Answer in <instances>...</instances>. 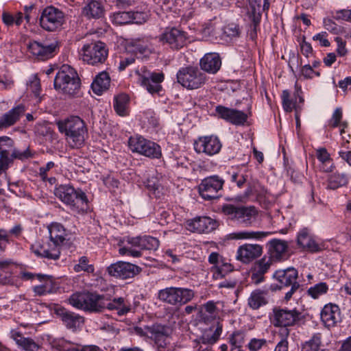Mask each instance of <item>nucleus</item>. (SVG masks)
<instances>
[{
    "instance_id": "nucleus-30",
    "label": "nucleus",
    "mask_w": 351,
    "mask_h": 351,
    "mask_svg": "<svg viewBox=\"0 0 351 351\" xmlns=\"http://www.w3.org/2000/svg\"><path fill=\"white\" fill-rule=\"evenodd\" d=\"M269 257L274 261H279L285 258L288 244L285 241L280 239H273L268 243Z\"/></svg>"
},
{
    "instance_id": "nucleus-33",
    "label": "nucleus",
    "mask_w": 351,
    "mask_h": 351,
    "mask_svg": "<svg viewBox=\"0 0 351 351\" xmlns=\"http://www.w3.org/2000/svg\"><path fill=\"white\" fill-rule=\"evenodd\" d=\"M106 308L116 310L119 315H123L130 311L131 304L122 297L114 298L112 300L109 298V300L106 302Z\"/></svg>"
},
{
    "instance_id": "nucleus-9",
    "label": "nucleus",
    "mask_w": 351,
    "mask_h": 351,
    "mask_svg": "<svg viewBox=\"0 0 351 351\" xmlns=\"http://www.w3.org/2000/svg\"><path fill=\"white\" fill-rule=\"evenodd\" d=\"M178 82L187 89L193 90L202 87L206 82V75L198 68L186 66L177 73Z\"/></svg>"
},
{
    "instance_id": "nucleus-31",
    "label": "nucleus",
    "mask_w": 351,
    "mask_h": 351,
    "mask_svg": "<svg viewBox=\"0 0 351 351\" xmlns=\"http://www.w3.org/2000/svg\"><path fill=\"white\" fill-rule=\"evenodd\" d=\"M269 234H271L270 232L242 230L228 234L226 235V240H259Z\"/></svg>"
},
{
    "instance_id": "nucleus-12",
    "label": "nucleus",
    "mask_w": 351,
    "mask_h": 351,
    "mask_svg": "<svg viewBox=\"0 0 351 351\" xmlns=\"http://www.w3.org/2000/svg\"><path fill=\"white\" fill-rule=\"evenodd\" d=\"M274 277L278 282L277 286L280 289L291 287L285 296L286 300H289L300 287L299 283L297 282L298 271L293 267L284 270H278L274 273Z\"/></svg>"
},
{
    "instance_id": "nucleus-3",
    "label": "nucleus",
    "mask_w": 351,
    "mask_h": 351,
    "mask_svg": "<svg viewBox=\"0 0 351 351\" xmlns=\"http://www.w3.org/2000/svg\"><path fill=\"white\" fill-rule=\"evenodd\" d=\"M108 300L109 297L106 295L90 292L75 293L69 299L73 306L90 312L103 311L106 308V302Z\"/></svg>"
},
{
    "instance_id": "nucleus-13",
    "label": "nucleus",
    "mask_w": 351,
    "mask_h": 351,
    "mask_svg": "<svg viewBox=\"0 0 351 351\" xmlns=\"http://www.w3.org/2000/svg\"><path fill=\"white\" fill-rule=\"evenodd\" d=\"M64 23V13L52 6L47 7L44 9L40 18V26L48 32L60 29Z\"/></svg>"
},
{
    "instance_id": "nucleus-44",
    "label": "nucleus",
    "mask_w": 351,
    "mask_h": 351,
    "mask_svg": "<svg viewBox=\"0 0 351 351\" xmlns=\"http://www.w3.org/2000/svg\"><path fill=\"white\" fill-rule=\"evenodd\" d=\"M221 330H204L198 342L204 344H213L219 338Z\"/></svg>"
},
{
    "instance_id": "nucleus-32",
    "label": "nucleus",
    "mask_w": 351,
    "mask_h": 351,
    "mask_svg": "<svg viewBox=\"0 0 351 351\" xmlns=\"http://www.w3.org/2000/svg\"><path fill=\"white\" fill-rule=\"evenodd\" d=\"M82 13L88 19H99L104 16L105 9L101 1L90 0L83 8Z\"/></svg>"
},
{
    "instance_id": "nucleus-64",
    "label": "nucleus",
    "mask_w": 351,
    "mask_h": 351,
    "mask_svg": "<svg viewBox=\"0 0 351 351\" xmlns=\"http://www.w3.org/2000/svg\"><path fill=\"white\" fill-rule=\"evenodd\" d=\"M66 351H103L100 348L96 346H86L82 348L72 347Z\"/></svg>"
},
{
    "instance_id": "nucleus-59",
    "label": "nucleus",
    "mask_w": 351,
    "mask_h": 351,
    "mask_svg": "<svg viewBox=\"0 0 351 351\" xmlns=\"http://www.w3.org/2000/svg\"><path fill=\"white\" fill-rule=\"evenodd\" d=\"M280 334L282 339L278 343L274 351H288V342L286 338L289 335V330H282Z\"/></svg>"
},
{
    "instance_id": "nucleus-37",
    "label": "nucleus",
    "mask_w": 351,
    "mask_h": 351,
    "mask_svg": "<svg viewBox=\"0 0 351 351\" xmlns=\"http://www.w3.org/2000/svg\"><path fill=\"white\" fill-rule=\"evenodd\" d=\"M298 244L311 252H317L319 249L318 244L312 239L306 229L300 232L298 236Z\"/></svg>"
},
{
    "instance_id": "nucleus-5",
    "label": "nucleus",
    "mask_w": 351,
    "mask_h": 351,
    "mask_svg": "<svg viewBox=\"0 0 351 351\" xmlns=\"http://www.w3.org/2000/svg\"><path fill=\"white\" fill-rule=\"evenodd\" d=\"M306 315L296 308H274L270 317L275 327L287 328L290 326L302 327L306 320Z\"/></svg>"
},
{
    "instance_id": "nucleus-51",
    "label": "nucleus",
    "mask_w": 351,
    "mask_h": 351,
    "mask_svg": "<svg viewBox=\"0 0 351 351\" xmlns=\"http://www.w3.org/2000/svg\"><path fill=\"white\" fill-rule=\"evenodd\" d=\"M328 287L325 282H320L311 287L308 290V293L312 298L316 299L319 295H323L327 292Z\"/></svg>"
},
{
    "instance_id": "nucleus-27",
    "label": "nucleus",
    "mask_w": 351,
    "mask_h": 351,
    "mask_svg": "<svg viewBox=\"0 0 351 351\" xmlns=\"http://www.w3.org/2000/svg\"><path fill=\"white\" fill-rule=\"evenodd\" d=\"M199 65L203 71L215 74L219 70L221 61L218 53H208L201 58Z\"/></svg>"
},
{
    "instance_id": "nucleus-42",
    "label": "nucleus",
    "mask_w": 351,
    "mask_h": 351,
    "mask_svg": "<svg viewBox=\"0 0 351 351\" xmlns=\"http://www.w3.org/2000/svg\"><path fill=\"white\" fill-rule=\"evenodd\" d=\"M13 263L11 261H0V284L7 285L10 283L11 267Z\"/></svg>"
},
{
    "instance_id": "nucleus-10",
    "label": "nucleus",
    "mask_w": 351,
    "mask_h": 351,
    "mask_svg": "<svg viewBox=\"0 0 351 351\" xmlns=\"http://www.w3.org/2000/svg\"><path fill=\"white\" fill-rule=\"evenodd\" d=\"M128 145L132 152H136L145 157L158 159L162 156V151L159 145L141 136L130 137Z\"/></svg>"
},
{
    "instance_id": "nucleus-54",
    "label": "nucleus",
    "mask_w": 351,
    "mask_h": 351,
    "mask_svg": "<svg viewBox=\"0 0 351 351\" xmlns=\"http://www.w3.org/2000/svg\"><path fill=\"white\" fill-rule=\"evenodd\" d=\"M44 284L35 286L34 287V291L39 295H45L51 291V281L49 280L48 276L44 279Z\"/></svg>"
},
{
    "instance_id": "nucleus-58",
    "label": "nucleus",
    "mask_w": 351,
    "mask_h": 351,
    "mask_svg": "<svg viewBox=\"0 0 351 351\" xmlns=\"http://www.w3.org/2000/svg\"><path fill=\"white\" fill-rule=\"evenodd\" d=\"M134 246H124L119 250L121 255H127L132 257H140L142 255L141 250L132 249Z\"/></svg>"
},
{
    "instance_id": "nucleus-40",
    "label": "nucleus",
    "mask_w": 351,
    "mask_h": 351,
    "mask_svg": "<svg viewBox=\"0 0 351 351\" xmlns=\"http://www.w3.org/2000/svg\"><path fill=\"white\" fill-rule=\"evenodd\" d=\"M204 312H202V319L205 323H210L216 319L219 316V310L216 304L213 301H209L204 305Z\"/></svg>"
},
{
    "instance_id": "nucleus-43",
    "label": "nucleus",
    "mask_w": 351,
    "mask_h": 351,
    "mask_svg": "<svg viewBox=\"0 0 351 351\" xmlns=\"http://www.w3.org/2000/svg\"><path fill=\"white\" fill-rule=\"evenodd\" d=\"M348 178L345 174L334 173L330 176L328 182V188L336 189L346 184Z\"/></svg>"
},
{
    "instance_id": "nucleus-34",
    "label": "nucleus",
    "mask_w": 351,
    "mask_h": 351,
    "mask_svg": "<svg viewBox=\"0 0 351 351\" xmlns=\"http://www.w3.org/2000/svg\"><path fill=\"white\" fill-rule=\"evenodd\" d=\"M110 78L108 73L103 71L99 73L91 84L93 91L97 95H101L110 86Z\"/></svg>"
},
{
    "instance_id": "nucleus-4",
    "label": "nucleus",
    "mask_w": 351,
    "mask_h": 351,
    "mask_svg": "<svg viewBox=\"0 0 351 351\" xmlns=\"http://www.w3.org/2000/svg\"><path fill=\"white\" fill-rule=\"evenodd\" d=\"M54 194L60 201L73 210L80 212L87 206L88 199L81 189H75L69 184H60L56 187Z\"/></svg>"
},
{
    "instance_id": "nucleus-60",
    "label": "nucleus",
    "mask_w": 351,
    "mask_h": 351,
    "mask_svg": "<svg viewBox=\"0 0 351 351\" xmlns=\"http://www.w3.org/2000/svg\"><path fill=\"white\" fill-rule=\"evenodd\" d=\"M230 180L232 182H235L238 187L241 188L246 182V178L242 173H239V172H232L230 176Z\"/></svg>"
},
{
    "instance_id": "nucleus-26",
    "label": "nucleus",
    "mask_w": 351,
    "mask_h": 351,
    "mask_svg": "<svg viewBox=\"0 0 351 351\" xmlns=\"http://www.w3.org/2000/svg\"><path fill=\"white\" fill-rule=\"evenodd\" d=\"M127 243L132 246L138 247L140 250H156L160 245L158 239L147 235L128 237Z\"/></svg>"
},
{
    "instance_id": "nucleus-28",
    "label": "nucleus",
    "mask_w": 351,
    "mask_h": 351,
    "mask_svg": "<svg viewBox=\"0 0 351 351\" xmlns=\"http://www.w3.org/2000/svg\"><path fill=\"white\" fill-rule=\"evenodd\" d=\"M56 312L68 328H79L83 326L84 318L82 316L68 311L64 308H58Z\"/></svg>"
},
{
    "instance_id": "nucleus-19",
    "label": "nucleus",
    "mask_w": 351,
    "mask_h": 351,
    "mask_svg": "<svg viewBox=\"0 0 351 351\" xmlns=\"http://www.w3.org/2000/svg\"><path fill=\"white\" fill-rule=\"evenodd\" d=\"M221 143L215 136H205L199 137L194 142V149L197 153H204L208 156H213L219 152Z\"/></svg>"
},
{
    "instance_id": "nucleus-21",
    "label": "nucleus",
    "mask_w": 351,
    "mask_h": 351,
    "mask_svg": "<svg viewBox=\"0 0 351 351\" xmlns=\"http://www.w3.org/2000/svg\"><path fill=\"white\" fill-rule=\"evenodd\" d=\"M215 111L221 119L236 125H244L249 115L251 114L250 112L245 113L243 111L223 106H217Z\"/></svg>"
},
{
    "instance_id": "nucleus-25",
    "label": "nucleus",
    "mask_w": 351,
    "mask_h": 351,
    "mask_svg": "<svg viewBox=\"0 0 351 351\" xmlns=\"http://www.w3.org/2000/svg\"><path fill=\"white\" fill-rule=\"evenodd\" d=\"M321 319L327 328L337 327L341 321L339 308L335 304H326L321 312Z\"/></svg>"
},
{
    "instance_id": "nucleus-15",
    "label": "nucleus",
    "mask_w": 351,
    "mask_h": 351,
    "mask_svg": "<svg viewBox=\"0 0 351 351\" xmlns=\"http://www.w3.org/2000/svg\"><path fill=\"white\" fill-rule=\"evenodd\" d=\"M187 34L176 27L167 28L158 36L159 42L167 44L171 49L178 50L184 47L187 43Z\"/></svg>"
},
{
    "instance_id": "nucleus-52",
    "label": "nucleus",
    "mask_w": 351,
    "mask_h": 351,
    "mask_svg": "<svg viewBox=\"0 0 351 351\" xmlns=\"http://www.w3.org/2000/svg\"><path fill=\"white\" fill-rule=\"evenodd\" d=\"M332 18L338 21L351 22V10L341 9L332 12Z\"/></svg>"
},
{
    "instance_id": "nucleus-49",
    "label": "nucleus",
    "mask_w": 351,
    "mask_h": 351,
    "mask_svg": "<svg viewBox=\"0 0 351 351\" xmlns=\"http://www.w3.org/2000/svg\"><path fill=\"white\" fill-rule=\"evenodd\" d=\"M251 14H250V19L252 21V32H251V36L253 37L256 34V27L259 25L261 19V14L259 11V9L258 10H256V5L254 4H251Z\"/></svg>"
},
{
    "instance_id": "nucleus-62",
    "label": "nucleus",
    "mask_w": 351,
    "mask_h": 351,
    "mask_svg": "<svg viewBox=\"0 0 351 351\" xmlns=\"http://www.w3.org/2000/svg\"><path fill=\"white\" fill-rule=\"evenodd\" d=\"M8 237L9 234L6 230L0 229V252L5 250L8 243Z\"/></svg>"
},
{
    "instance_id": "nucleus-45",
    "label": "nucleus",
    "mask_w": 351,
    "mask_h": 351,
    "mask_svg": "<svg viewBox=\"0 0 351 351\" xmlns=\"http://www.w3.org/2000/svg\"><path fill=\"white\" fill-rule=\"evenodd\" d=\"M23 19V14L21 12H17L15 16L7 12H3L2 14L3 22L7 26H11L14 24L19 26L22 23Z\"/></svg>"
},
{
    "instance_id": "nucleus-36",
    "label": "nucleus",
    "mask_w": 351,
    "mask_h": 351,
    "mask_svg": "<svg viewBox=\"0 0 351 351\" xmlns=\"http://www.w3.org/2000/svg\"><path fill=\"white\" fill-rule=\"evenodd\" d=\"M136 334L145 339L154 341L158 346L164 347L166 345L165 340L167 336L164 330H135Z\"/></svg>"
},
{
    "instance_id": "nucleus-16",
    "label": "nucleus",
    "mask_w": 351,
    "mask_h": 351,
    "mask_svg": "<svg viewBox=\"0 0 351 351\" xmlns=\"http://www.w3.org/2000/svg\"><path fill=\"white\" fill-rule=\"evenodd\" d=\"M224 180L218 176L204 178L199 186V193L206 200L217 199L219 197L218 192L222 189Z\"/></svg>"
},
{
    "instance_id": "nucleus-24",
    "label": "nucleus",
    "mask_w": 351,
    "mask_h": 351,
    "mask_svg": "<svg viewBox=\"0 0 351 351\" xmlns=\"http://www.w3.org/2000/svg\"><path fill=\"white\" fill-rule=\"evenodd\" d=\"M48 230L51 242H54L60 247L63 245L69 247L71 246V242L70 238H69V234L62 224L53 222L49 226Z\"/></svg>"
},
{
    "instance_id": "nucleus-57",
    "label": "nucleus",
    "mask_w": 351,
    "mask_h": 351,
    "mask_svg": "<svg viewBox=\"0 0 351 351\" xmlns=\"http://www.w3.org/2000/svg\"><path fill=\"white\" fill-rule=\"evenodd\" d=\"M131 14V23L143 24L148 19V14L143 12H130Z\"/></svg>"
},
{
    "instance_id": "nucleus-6",
    "label": "nucleus",
    "mask_w": 351,
    "mask_h": 351,
    "mask_svg": "<svg viewBox=\"0 0 351 351\" xmlns=\"http://www.w3.org/2000/svg\"><path fill=\"white\" fill-rule=\"evenodd\" d=\"M222 212L228 219L243 228L252 226L257 216V210L254 206L226 204L222 207Z\"/></svg>"
},
{
    "instance_id": "nucleus-29",
    "label": "nucleus",
    "mask_w": 351,
    "mask_h": 351,
    "mask_svg": "<svg viewBox=\"0 0 351 351\" xmlns=\"http://www.w3.org/2000/svg\"><path fill=\"white\" fill-rule=\"evenodd\" d=\"M24 112V106L19 105L3 114L0 117V130L5 129L14 125Z\"/></svg>"
},
{
    "instance_id": "nucleus-14",
    "label": "nucleus",
    "mask_w": 351,
    "mask_h": 351,
    "mask_svg": "<svg viewBox=\"0 0 351 351\" xmlns=\"http://www.w3.org/2000/svg\"><path fill=\"white\" fill-rule=\"evenodd\" d=\"M138 82L151 94H160L162 89L161 82L164 80L162 73H154L142 69L137 72Z\"/></svg>"
},
{
    "instance_id": "nucleus-48",
    "label": "nucleus",
    "mask_w": 351,
    "mask_h": 351,
    "mask_svg": "<svg viewBox=\"0 0 351 351\" xmlns=\"http://www.w3.org/2000/svg\"><path fill=\"white\" fill-rule=\"evenodd\" d=\"M272 262H274V261L271 258V257L264 256L261 259L255 263L254 269L255 271L265 274L269 269Z\"/></svg>"
},
{
    "instance_id": "nucleus-7",
    "label": "nucleus",
    "mask_w": 351,
    "mask_h": 351,
    "mask_svg": "<svg viewBox=\"0 0 351 351\" xmlns=\"http://www.w3.org/2000/svg\"><path fill=\"white\" fill-rule=\"evenodd\" d=\"M108 56V49L101 41H95L83 45L80 56L83 62L90 65L103 64Z\"/></svg>"
},
{
    "instance_id": "nucleus-56",
    "label": "nucleus",
    "mask_w": 351,
    "mask_h": 351,
    "mask_svg": "<svg viewBox=\"0 0 351 351\" xmlns=\"http://www.w3.org/2000/svg\"><path fill=\"white\" fill-rule=\"evenodd\" d=\"M282 106L286 112H291L295 104L290 99V93L287 90H285L282 93Z\"/></svg>"
},
{
    "instance_id": "nucleus-18",
    "label": "nucleus",
    "mask_w": 351,
    "mask_h": 351,
    "mask_svg": "<svg viewBox=\"0 0 351 351\" xmlns=\"http://www.w3.org/2000/svg\"><path fill=\"white\" fill-rule=\"evenodd\" d=\"M107 271L110 276L127 279L138 274L141 271V268L128 262L119 261L108 267Z\"/></svg>"
},
{
    "instance_id": "nucleus-8",
    "label": "nucleus",
    "mask_w": 351,
    "mask_h": 351,
    "mask_svg": "<svg viewBox=\"0 0 351 351\" xmlns=\"http://www.w3.org/2000/svg\"><path fill=\"white\" fill-rule=\"evenodd\" d=\"M193 290L170 287L161 289L158 293V298L162 302L176 306L186 304L194 298Z\"/></svg>"
},
{
    "instance_id": "nucleus-20",
    "label": "nucleus",
    "mask_w": 351,
    "mask_h": 351,
    "mask_svg": "<svg viewBox=\"0 0 351 351\" xmlns=\"http://www.w3.org/2000/svg\"><path fill=\"white\" fill-rule=\"evenodd\" d=\"M31 250L37 256L48 259L57 260L60 255V247L51 241H37L32 245Z\"/></svg>"
},
{
    "instance_id": "nucleus-61",
    "label": "nucleus",
    "mask_w": 351,
    "mask_h": 351,
    "mask_svg": "<svg viewBox=\"0 0 351 351\" xmlns=\"http://www.w3.org/2000/svg\"><path fill=\"white\" fill-rule=\"evenodd\" d=\"M342 119V111L341 108H336L329 121L330 126L332 128L337 127Z\"/></svg>"
},
{
    "instance_id": "nucleus-2",
    "label": "nucleus",
    "mask_w": 351,
    "mask_h": 351,
    "mask_svg": "<svg viewBox=\"0 0 351 351\" xmlns=\"http://www.w3.org/2000/svg\"><path fill=\"white\" fill-rule=\"evenodd\" d=\"M53 85L56 90L69 96H75L80 91V80L73 68L64 64L56 73Z\"/></svg>"
},
{
    "instance_id": "nucleus-47",
    "label": "nucleus",
    "mask_w": 351,
    "mask_h": 351,
    "mask_svg": "<svg viewBox=\"0 0 351 351\" xmlns=\"http://www.w3.org/2000/svg\"><path fill=\"white\" fill-rule=\"evenodd\" d=\"M73 269L75 272L85 271L93 274L95 271L93 265L89 264L88 258L86 256H82L78 263L74 265Z\"/></svg>"
},
{
    "instance_id": "nucleus-55",
    "label": "nucleus",
    "mask_w": 351,
    "mask_h": 351,
    "mask_svg": "<svg viewBox=\"0 0 351 351\" xmlns=\"http://www.w3.org/2000/svg\"><path fill=\"white\" fill-rule=\"evenodd\" d=\"M244 334L241 330H234L230 337V343L236 348L241 346L243 342Z\"/></svg>"
},
{
    "instance_id": "nucleus-38",
    "label": "nucleus",
    "mask_w": 351,
    "mask_h": 351,
    "mask_svg": "<svg viewBox=\"0 0 351 351\" xmlns=\"http://www.w3.org/2000/svg\"><path fill=\"white\" fill-rule=\"evenodd\" d=\"M316 156L321 162V169L324 172H331L335 168L332 159L326 148H319L316 151Z\"/></svg>"
},
{
    "instance_id": "nucleus-63",
    "label": "nucleus",
    "mask_w": 351,
    "mask_h": 351,
    "mask_svg": "<svg viewBox=\"0 0 351 351\" xmlns=\"http://www.w3.org/2000/svg\"><path fill=\"white\" fill-rule=\"evenodd\" d=\"M315 73L312 66L309 64H305L301 67L300 74L306 79L313 78V73Z\"/></svg>"
},
{
    "instance_id": "nucleus-11",
    "label": "nucleus",
    "mask_w": 351,
    "mask_h": 351,
    "mask_svg": "<svg viewBox=\"0 0 351 351\" xmlns=\"http://www.w3.org/2000/svg\"><path fill=\"white\" fill-rule=\"evenodd\" d=\"M26 151L13 149V141L8 136L0 137V173L6 170L13 158L23 160L28 157Z\"/></svg>"
},
{
    "instance_id": "nucleus-35",
    "label": "nucleus",
    "mask_w": 351,
    "mask_h": 351,
    "mask_svg": "<svg viewBox=\"0 0 351 351\" xmlns=\"http://www.w3.org/2000/svg\"><path fill=\"white\" fill-rule=\"evenodd\" d=\"M11 337L16 342L19 347L25 350L36 351L38 350V346L36 343L32 339L24 337L22 335L16 330H12Z\"/></svg>"
},
{
    "instance_id": "nucleus-53",
    "label": "nucleus",
    "mask_w": 351,
    "mask_h": 351,
    "mask_svg": "<svg viewBox=\"0 0 351 351\" xmlns=\"http://www.w3.org/2000/svg\"><path fill=\"white\" fill-rule=\"evenodd\" d=\"M223 32L224 36L232 39L239 36L240 29L238 25L230 23L223 27Z\"/></svg>"
},
{
    "instance_id": "nucleus-22",
    "label": "nucleus",
    "mask_w": 351,
    "mask_h": 351,
    "mask_svg": "<svg viewBox=\"0 0 351 351\" xmlns=\"http://www.w3.org/2000/svg\"><path fill=\"white\" fill-rule=\"evenodd\" d=\"M217 226V222L208 217H195L186 222V227L188 230L199 234L209 233L215 230Z\"/></svg>"
},
{
    "instance_id": "nucleus-41",
    "label": "nucleus",
    "mask_w": 351,
    "mask_h": 351,
    "mask_svg": "<svg viewBox=\"0 0 351 351\" xmlns=\"http://www.w3.org/2000/svg\"><path fill=\"white\" fill-rule=\"evenodd\" d=\"M129 101V97L125 94H120L114 99V109L115 112L120 116H125L127 114V106Z\"/></svg>"
},
{
    "instance_id": "nucleus-17",
    "label": "nucleus",
    "mask_w": 351,
    "mask_h": 351,
    "mask_svg": "<svg viewBox=\"0 0 351 351\" xmlns=\"http://www.w3.org/2000/svg\"><path fill=\"white\" fill-rule=\"evenodd\" d=\"M58 47L57 42L31 41L28 44V51L36 59L45 60L52 58Z\"/></svg>"
},
{
    "instance_id": "nucleus-23",
    "label": "nucleus",
    "mask_w": 351,
    "mask_h": 351,
    "mask_svg": "<svg viewBox=\"0 0 351 351\" xmlns=\"http://www.w3.org/2000/svg\"><path fill=\"white\" fill-rule=\"evenodd\" d=\"M263 253V247L258 244L245 243L239 247L237 260L243 263H249L259 257Z\"/></svg>"
},
{
    "instance_id": "nucleus-50",
    "label": "nucleus",
    "mask_w": 351,
    "mask_h": 351,
    "mask_svg": "<svg viewBox=\"0 0 351 351\" xmlns=\"http://www.w3.org/2000/svg\"><path fill=\"white\" fill-rule=\"evenodd\" d=\"M131 16L130 12H118L113 14L112 21L120 25L131 23Z\"/></svg>"
},
{
    "instance_id": "nucleus-46",
    "label": "nucleus",
    "mask_w": 351,
    "mask_h": 351,
    "mask_svg": "<svg viewBox=\"0 0 351 351\" xmlns=\"http://www.w3.org/2000/svg\"><path fill=\"white\" fill-rule=\"evenodd\" d=\"M233 269L234 267L230 263L226 262L224 258H221L220 264L216 266V271L213 276L216 279L221 278Z\"/></svg>"
},
{
    "instance_id": "nucleus-39",
    "label": "nucleus",
    "mask_w": 351,
    "mask_h": 351,
    "mask_svg": "<svg viewBox=\"0 0 351 351\" xmlns=\"http://www.w3.org/2000/svg\"><path fill=\"white\" fill-rule=\"evenodd\" d=\"M267 293L265 291L257 289L252 291L248 299V304L253 309L258 308L261 306L267 304Z\"/></svg>"
},
{
    "instance_id": "nucleus-1",
    "label": "nucleus",
    "mask_w": 351,
    "mask_h": 351,
    "mask_svg": "<svg viewBox=\"0 0 351 351\" xmlns=\"http://www.w3.org/2000/svg\"><path fill=\"white\" fill-rule=\"evenodd\" d=\"M60 133L64 134L69 146L80 148L84 145L88 130L83 119L77 116H71L57 123Z\"/></svg>"
}]
</instances>
